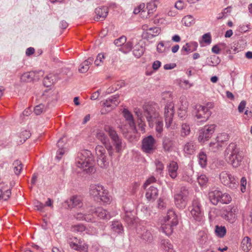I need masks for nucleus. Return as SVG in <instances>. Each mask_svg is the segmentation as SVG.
<instances>
[{
  "instance_id": "obj_50",
  "label": "nucleus",
  "mask_w": 252,
  "mask_h": 252,
  "mask_svg": "<svg viewBox=\"0 0 252 252\" xmlns=\"http://www.w3.org/2000/svg\"><path fill=\"white\" fill-rule=\"evenodd\" d=\"M46 110V107H45V105L42 103H40L34 107V112L36 115H39L43 111H45Z\"/></svg>"
},
{
  "instance_id": "obj_27",
  "label": "nucleus",
  "mask_w": 252,
  "mask_h": 252,
  "mask_svg": "<svg viewBox=\"0 0 252 252\" xmlns=\"http://www.w3.org/2000/svg\"><path fill=\"white\" fill-rule=\"evenodd\" d=\"M111 228L113 232L118 234H122L124 232L123 226L121 222L118 220H114L112 222Z\"/></svg>"
},
{
  "instance_id": "obj_61",
  "label": "nucleus",
  "mask_w": 252,
  "mask_h": 252,
  "mask_svg": "<svg viewBox=\"0 0 252 252\" xmlns=\"http://www.w3.org/2000/svg\"><path fill=\"white\" fill-rule=\"evenodd\" d=\"M66 143V139L64 137L60 138L57 143V145L59 148H64V146Z\"/></svg>"
},
{
  "instance_id": "obj_2",
  "label": "nucleus",
  "mask_w": 252,
  "mask_h": 252,
  "mask_svg": "<svg viewBox=\"0 0 252 252\" xmlns=\"http://www.w3.org/2000/svg\"><path fill=\"white\" fill-rule=\"evenodd\" d=\"M137 116L138 121H140L139 125H144L145 118L151 126L155 119L159 116L157 110V105L153 103H147L143 105V110L135 108L134 111Z\"/></svg>"
},
{
  "instance_id": "obj_15",
  "label": "nucleus",
  "mask_w": 252,
  "mask_h": 252,
  "mask_svg": "<svg viewBox=\"0 0 252 252\" xmlns=\"http://www.w3.org/2000/svg\"><path fill=\"white\" fill-rule=\"evenodd\" d=\"M160 32V29L158 27L150 28L145 30L142 34L144 39H149L158 35Z\"/></svg>"
},
{
  "instance_id": "obj_46",
  "label": "nucleus",
  "mask_w": 252,
  "mask_h": 252,
  "mask_svg": "<svg viewBox=\"0 0 252 252\" xmlns=\"http://www.w3.org/2000/svg\"><path fill=\"white\" fill-rule=\"evenodd\" d=\"M231 197L230 195L227 193H223L221 192V195L220 196V202L222 204H228L231 201Z\"/></svg>"
},
{
  "instance_id": "obj_41",
  "label": "nucleus",
  "mask_w": 252,
  "mask_h": 252,
  "mask_svg": "<svg viewBox=\"0 0 252 252\" xmlns=\"http://www.w3.org/2000/svg\"><path fill=\"white\" fill-rule=\"evenodd\" d=\"M229 185H227L226 187L232 189H236L239 186V181L237 178H236L231 175V178H229Z\"/></svg>"
},
{
  "instance_id": "obj_22",
  "label": "nucleus",
  "mask_w": 252,
  "mask_h": 252,
  "mask_svg": "<svg viewBox=\"0 0 252 252\" xmlns=\"http://www.w3.org/2000/svg\"><path fill=\"white\" fill-rule=\"evenodd\" d=\"M68 243L70 247L74 250H80L81 249L82 241L77 237L69 238L68 240Z\"/></svg>"
},
{
  "instance_id": "obj_55",
  "label": "nucleus",
  "mask_w": 252,
  "mask_h": 252,
  "mask_svg": "<svg viewBox=\"0 0 252 252\" xmlns=\"http://www.w3.org/2000/svg\"><path fill=\"white\" fill-rule=\"evenodd\" d=\"M190 132V128L189 126L186 124H183L182 126L181 133L182 136H187Z\"/></svg>"
},
{
  "instance_id": "obj_53",
  "label": "nucleus",
  "mask_w": 252,
  "mask_h": 252,
  "mask_svg": "<svg viewBox=\"0 0 252 252\" xmlns=\"http://www.w3.org/2000/svg\"><path fill=\"white\" fill-rule=\"evenodd\" d=\"M167 50L168 48L166 47L162 41L160 42L157 46V50L159 53L165 52Z\"/></svg>"
},
{
  "instance_id": "obj_7",
  "label": "nucleus",
  "mask_w": 252,
  "mask_h": 252,
  "mask_svg": "<svg viewBox=\"0 0 252 252\" xmlns=\"http://www.w3.org/2000/svg\"><path fill=\"white\" fill-rule=\"evenodd\" d=\"M191 217L198 222H201L203 219V212L202 205L198 198H194L191 206L189 207Z\"/></svg>"
},
{
  "instance_id": "obj_52",
  "label": "nucleus",
  "mask_w": 252,
  "mask_h": 252,
  "mask_svg": "<svg viewBox=\"0 0 252 252\" xmlns=\"http://www.w3.org/2000/svg\"><path fill=\"white\" fill-rule=\"evenodd\" d=\"M197 180L199 184L203 186L207 183L208 179L205 175L202 174L198 177Z\"/></svg>"
},
{
  "instance_id": "obj_26",
  "label": "nucleus",
  "mask_w": 252,
  "mask_h": 252,
  "mask_svg": "<svg viewBox=\"0 0 252 252\" xmlns=\"http://www.w3.org/2000/svg\"><path fill=\"white\" fill-rule=\"evenodd\" d=\"M68 205L70 208L81 207L82 206V202L80 197L77 196L71 197L68 202Z\"/></svg>"
},
{
  "instance_id": "obj_8",
  "label": "nucleus",
  "mask_w": 252,
  "mask_h": 252,
  "mask_svg": "<svg viewBox=\"0 0 252 252\" xmlns=\"http://www.w3.org/2000/svg\"><path fill=\"white\" fill-rule=\"evenodd\" d=\"M189 191L185 187L181 188L179 193L174 194V199L176 206L180 209H184L188 200Z\"/></svg>"
},
{
  "instance_id": "obj_30",
  "label": "nucleus",
  "mask_w": 252,
  "mask_h": 252,
  "mask_svg": "<svg viewBox=\"0 0 252 252\" xmlns=\"http://www.w3.org/2000/svg\"><path fill=\"white\" fill-rule=\"evenodd\" d=\"M145 48L139 44H136L133 50V55L137 58H139L144 54Z\"/></svg>"
},
{
  "instance_id": "obj_16",
  "label": "nucleus",
  "mask_w": 252,
  "mask_h": 252,
  "mask_svg": "<svg viewBox=\"0 0 252 252\" xmlns=\"http://www.w3.org/2000/svg\"><path fill=\"white\" fill-rule=\"evenodd\" d=\"M119 97L118 94L111 96L103 102L102 106L111 109L115 108L120 103Z\"/></svg>"
},
{
  "instance_id": "obj_28",
  "label": "nucleus",
  "mask_w": 252,
  "mask_h": 252,
  "mask_svg": "<svg viewBox=\"0 0 252 252\" xmlns=\"http://www.w3.org/2000/svg\"><path fill=\"white\" fill-rule=\"evenodd\" d=\"M158 195L157 188L151 186L146 193V197L148 200H155Z\"/></svg>"
},
{
  "instance_id": "obj_24",
  "label": "nucleus",
  "mask_w": 252,
  "mask_h": 252,
  "mask_svg": "<svg viewBox=\"0 0 252 252\" xmlns=\"http://www.w3.org/2000/svg\"><path fill=\"white\" fill-rule=\"evenodd\" d=\"M178 165L176 162L171 161L168 165V171L169 176L175 179L177 176V170Z\"/></svg>"
},
{
  "instance_id": "obj_47",
  "label": "nucleus",
  "mask_w": 252,
  "mask_h": 252,
  "mask_svg": "<svg viewBox=\"0 0 252 252\" xmlns=\"http://www.w3.org/2000/svg\"><path fill=\"white\" fill-rule=\"evenodd\" d=\"M163 124L161 121H158L156 123V131L157 132V136L161 137V133L163 131Z\"/></svg>"
},
{
  "instance_id": "obj_39",
  "label": "nucleus",
  "mask_w": 252,
  "mask_h": 252,
  "mask_svg": "<svg viewBox=\"0 0 252 252\" xmlns=\"http://www.w3.org/2000/svg\"><path fill=\"white\" fill-rule=\"evenodd\" d=\"M13 165L15 174L17 175H19L23 169V164L22 162L21 161L17 159L14 161Z\"/></svg>"
},
{
  "instance_id": "obj_20",
  "label": "nucleus",
  "mask_w": 252,
  "mask_h": 252,
  "mask_svg": "<svg viewBox=\"0 0 252 252\" xmlns=\"http://www.w3.org/2000/svg\"><path fill=\"white\" fill-rule=\"evenodd\" d=\"M123 114L127 122L129 127L132 129H135V123L134 122L133 116L130 111L126 109H124L123 111Z\"/></svg>"
},
{
  "instance_id": "obj_19",
  "label": "nucleus",
  "mask_w": 252,
  "mask_h": 252,
  "mask_svg": "<svg viewBox=\"0 0 252 252\" xmlns=\"http://www.w3.org/2000/svg\"><path fill=\"white\" fill-rule=\"evenodd\" d=\"M108 13V7L106 6L97 7L95 9V13L96 16L95 19L97 20H103L107 17Z\"/></svg>"
},
{
  "instance_id": "obj_44",
  "label": "nucleus",
  "mask_w": 252,
  "mask_h": 252,
  "mask_svg": "<svg viewBox=\"0 0 252 252\" xmlns=\"http://www.w3.org/2000/svg\"><path fill=\"white\" fill-rule=\"evenodd\" d=\"M182 22L186 26L189 27L194 23V19L190 15H187L183 18Z\"/></svg>"
},
{
  "instance_id": "obj_12",
  "label": "nucleus",
  "mask_w": 252,
  "mask_h": 252,
  "mask_svg": "<svg viewBox=\"0 0 252 252\" xmlns=\"http://www.w3.org/2000/svg\"><path fill=\"white\" fill-rule=\"evenodd\" d=\"M174 105L173 102L167 103L164 108V119L165 126L167 128L170 126L174 114Z\"/></svg>"
},
{
  "instance_id": "obj_63",
  "label": "nucleus",
  "mask_w": 252,
  "mask_h": 252,
  "mask_svg": "<svg viewBox=\"0 0 252 252\" xmlns=\"http://www.w3.org/2000/svg\"><path fill=\"white\" fill-rule=\"evenodd\" d=\"M156 181V179L154 177L152 176L148 179L143 185V187L146 189L147 186L151 183H154Z\"/></svg>"
},
{
  "instance_id": "obj_45",
  "label": "nucleus",
  "mask_w": 252,
  "mask_h": 252,
  "mask_svg": "<svg viewBox=\"0 0 252 252\" xmlns=\"http://www.w3.org/2000/svg\"><path fill=\"white\" fill-rule=\"evenodd\" d=\"M124 219L125 221L129 225H132L134 223V217L131 214L130 212H126L125 216Z\"/></svg>"
},
{
  "instance_id": "obj_25",
  "label": "nucleus",
  "mask_w": 252,
  "mask_h": 252,
  "mask_svg": "<svg viewBox=\"0 0 252 252\" xmlns=\"http://www.w3.org/2000/svg\"><path fill=\"white\" fill-rule=\"evenodd\" d=\"M94 60V57H89L87 60L82 63L79 66V71L80 73H86L89 69V66L92 63Z\"/></svg>"
},
{
  "instance_id": "obj_58",
  "label": "nucleus",
  "mask_w": 252,
  "mask_h": 252,
  "mask_svg": "<svg viewBox=\"0 0 252 252\" xmlns=\"http://www.w3.org/2000/svg\"><path fill=\"white\" fill-rule=\"evenodd\" d=\"M33 204L35 209L39 211H42L45 206L42 203L37 200L34 201Z\"/></svg>"
},
{
  "instance_id": "obj_17",
  "label": "nucleus",
  "mask_w": 252,
  "mask_h": 252,
  "mask_svg": "<svg viewBox=\"0 0 252 252\" xmlns=\"http://www.w3.org/2000/svg\"><path fill=\"white\" fill-rule=\"evenodd\" d=\"M221 191L217 189L209 192L208 196L210 202L214 205H217L220 202Z\"/></svg>"
},
{
  "instance_id": "obj_6",
  "label": "nucleus",
  "mask_w": 252,
  "mask_h": 252,
  "mask_svg": "<svg viewBox=\"0 0 252 252\" xmlns=\"http://www.w3.org/2000/svg\"><path fill=\"white\" fill-rule=\"evenodd\" d=\"M212 107L213 104L212 103H207L206 106L196 105L194 112L195 117L201 122H206L211 115L212 112L210 108Z\"/></svg>"
},
{
  "instance_id": "obj_4",
  "label": "nucleus",
  "mask_w": 252,
  "mask_h": 252,
  "mask_svg": "<svg viewBox=\"0 0 252 252\" xmlns=\"http://www.w3.org/2000/svg\"><path fill=\"white\" fill-rule=\"evenodd\" d=\"M224 156L226 161L235 168L240 165L243 159V156L235 143H231L227 146Z\"/></svg>"
},
{
  "instance_id": "obj_32",
  "label": "nucleus",
  "mask_w": 252,
  "mask_h": 252,
  "mask_svg": "<svg viewBox=\"0 0 252 252\" xmlns=\"http://www.w3.org/2000/svg\"><path fill=\"white\" fill-rule=\"evenodd\" d=\"M162 147L165 152H170L173 147L172 141L168 137H164L162 141Z\"/></svg>"
},
{
  "instance_id": "obj_56",
  "label": "nucleus",
  "mask_w": 252,
  "mask_h": 252,
  "mask_svg": "<svg viewBox=\"0 0 252 252\" xmlns=\"http://www.w3.org/2000/svg\"><path fill=\"white\" fill-rule=\"evenodd\" d=\"M182 51H184L187 52V54L189 53H191L193 51H195V49H192L190 44L189 43H187L185 45H184L182 48Z\"/></svg>"
},
{
  "instance_id": "obj_51",
  "label": "nucleus",
  "mask_w": 252,
  "mask_h": 252,
  "mask_svg": "<svg viewBox=\"0 0 252 252\" xmlns=\"http://www.w3.org/2000/svg\"><path fill=\"white\" fill-rule=\"evenodd\" d=\"M126 40V38L125 36H122L118 39H116L114 40V43L117 46H121L122 45H124Z\"/></svg>"
},
{
  "instance_id": "obj_40",
  "label": "nucleus",
  "mask_w": 252,
  "mask_h": 252,
  "mask_svg": "<svg viewBox=\"0 0 252 252\" xmlns=\"http://www.w3.org/2000/svg\"><path fill=\"white\" fill-rule=\"evenodd\" d=\"M22 79L26 82H31L36 79L35 78V72L31 71L24 73L22 76Z\"/></svg>"
},
{
  "instance_id": "obj_29",
  "label": "nucleus",
  "mask_w": 252,
  "mask_h": 252,
  "mask_svg": "<svg viewBox=\"0 0 252 252\" xmlns=\"http://www.w3.org/2000/svg\"><path fill=\"white\" fill-rule=\"evenodd\" d=\"M227 137V135L226 133L221 134L220 135L217 137V141L216 142H211L210 143V147L212 148V150L215 152L216 150L219 149L221 147V144L220 141H222L221 137Z\"/></svg>"
},
{
  "instance_id": "obj_38",
  "label": "nucleus",
  "mask_w": 252,
  "mask_h": 252,
  "mask_svg": "<svg viewBox=\"0 0 252 252\" xmlns=\"http://www.w3.org/2000/svg\"><path fill=\"white\" fill-rule=\"evenodd\" d=\"M195 146L193 142L187 143L185 146L184 150L186 153L189 155H192L195 151Z\"/></svg>"
},
{
  "instance_id": "obj_10",
  "label": "nucleus",
  "mask_w": 252,
  "mask_h": 252,
  "mask_svg": "<svg viewBox=\"0 0 252 252\" xmlns=\"http://www.w3.org/2000/svg\"><path fill=\"white\" fill-rule=\"evenodd\" d=\"M157 149L156 140L152 135L145 137L142 140L141 149L146 154H152Z\"/></svg>"
},
{
  "instance_id": "obj_59",
  "label": "nucleus",
  "mask_w": 252,
  "mask_h": 252,
  "mask_svg": "<svg viewBox=\"0 0 252 252\" xmlns=\"http://www.w3.org/2000/svg\"><path fill=\"white\" fill-rule=\"evenodd\" d=\"M104 58L103 54L99 53L97 55L95 60L94 61V64L96 66H98L100 65V63L102 62V59Z\"/></svg>"
},
{
  "instance_id": "obj_57",
  "label": "nucleus",
  "mask_w": 252,
  "mask_h": 252,
  "mask_svg": "<svg viewBox=\"0 0 252 252\" xmlns=\"http://www.w3.org/2000/svg\"><path fill=\"white\" fill-rule=\"evenodd\" d=\"M155 165L156 166L157 171L160 174L164 168L163 163L159 160L156 159L155 161Z\"/></svg>"
},
{
  "instance_id": "obj_35",
  "label": "nucleus",
  "mask_w": 252,
  "mask_h": 252,
  "mask_svg": "<svg viewBox=\"0 0 252 252\" xmlns=\"http://www.w3.org/2000/svg\"><path fill=\"white\" fill-rule=\"evenodd\" d=\"M215 232L216 235L220 238H223L226 235V229L224 226H219L218 225L215 226Z\"/></svg>"
},
{
  "instance_id": "obj_64",
  "label": "nucleus",
  "mask_w": 252,
  "mask_h": 252,
  "mask_svg": "<svg viewBox=\"0 0 252 252\" xmlns=\"http://www.w3.org/2000/svg\"><path fill=\"white\" fill-rule=\"evenodd\" d=\"M65 150L64 148H59L57 152L56 158L58 160H60L62 158V156L64 154Z\"/></svg>"
},
{
  "instance_id": "obj_14",
  "label": "nucleus",
  "mask_w": 252,
  "mask_h": 252,
  "mask_svg": "<svg viewBox=\"0 0 252 252\" xmlns=\"http://www.w3.org/2000/svg\"><path fill=\"white\" fill-rule=\"evenodd\" d=\"M92 213L100 219L108 220L111 218L110 213L102 207L94 208Z\"/></svg>"
},
{
  "instance_id": "obj_31",
  "label": "nucleus",
  "mask_w": 252,
  "mask_h": 252,
  "mask_svg": "<svg viewBox=\"0 0 252 252\" xmlns=\"http://www.w3.org/2000/svg\"><path fill=\"white\" fill-rule=\"evenodd\" d=\"M229 178H231V174L227 171H222L220 174V180L225 186L229 185Z\"/></svg>"
},
{
  "instance_id": "obj_48",
  "label": "nucleus",
  "mask_w": 252,
  "mask_h": 252,
  "mask_svg": "<svg viewBox=\"0 0 252 252\" xmlns=\"http://www.w3.org/2000/svg\"><path fill=\"white\" fill-rule=\"evenodd\" d=\"M76 218L79 220H85L86 221H92L93 219L90 215H85L82 213H78L76 214Z\"/></svg>"
},
{
  "instance_id": "obj_21",
  "label": "nucleus",
  "mask_w": 252,
  "mask_h": 252,
  "mask_svg": "<svg viewBox=\"0 0 252 252\" xmlns=\"http://www.w3.org/2000/svg\"><path fill=\"white\" fill-rule=\"evenodd\" d=\"M58 79L59 78L57 74L50 73L44 78L43 83L44 86L49 87L57 82Z\"/></svg>"
},
{
  "instance_id": "obj_3",
  "label": "nucleus",
  "mask_w": 252,
  "mask_h": 252,
  "mask_svg": "<svg viewBox=\"0 0 252 252\" xmlns=\"http://www.w3.org/2000/svg\"><path fill=\"white\" fill-rule=\"evenodd\" d=\"M93 162V157L91 151L84 150L78 154L76 160V166L79 168H83L87 173H91L94 172Z\"/></svg>"
},
{
  "instance_id": "obj_5",
  "label": "nucleus",
  "mask_w": 252,
  "mask_h": 252,
  "mask_svg": "<svg viewBox=\"0 0 252 252\" xmlns=\"http://www.w3.org/2000/svg\"><path fill=\"white\" fill-rule=\"evenodd\" d=\"M90 194L97 201H102L104 203L110 202V197L108 191L104 187L99 184L91 185L90 187Z\"/></svg>"
},
{
  "instance_id": "obj_23",
  "label": "nucleus",
  "mask_w": 252,
  "mask_h": 252,
  "mask_svg": "<svg viewBox=\"0 0 252 252\" xmlns=\"http://www.w3.org/2000/svg\"><path fill=\"white\" fill-rule=\"evenodd\" d=\"M236 210L235 207L230 208L225 214L224 219L231 223H234L236 220Z\"/></svg>"
},
{
  "instance_id": "obj_9",
  "label": "nucleus",
  "mask_w": 252,
  "mask_h": 252,
  "mask_svg": "<svg viewBox=\"0 0 252 252\" xmlns=\"http://www.w3.org/2000/svg\"><path fill=\"white\" fill-rule=\"evenodd\" d=\"M216 126L214 124L205 126L198 132V140L200 143H204L209 140L214 134Z\"/></svg>"
},
{
  "instance_id": "obj_34",
  "label": "nucleus",
  "mask_w": 252,
  "mask_h": 252,
  "mask_svg": "<svg viewBox=\"0 0 252 252\" xmlns=\"http://www.w3.org/2000/svg\"><path fill=\"white\" fill-rule=\"evenodd\" d=\"M198 162L199 165L202 167L204 168L207 165V155L204 152H200L198 156Z\"/></svg>"
},
{
  "instance_id": "obj_54",
  "label": "nucleus",
  "mask_w": 252,
  "mask_h": 252,
  "mask_svg": "<svg viewBox=\"0 0 252 252\" xmlns=\"http://www.w3.org/2000/svg\"><path fill=\"white\" fill-rule=\"evenodd\" d=\"M85 226L82 224H76L72 227V230L77 232H82L85 230Z\"/></svg>"
},
{
  "instance_id": "obj_43",
  "label": "nucleus",
  "mask_w": 252,
  "mask_h": 252,
  "mask_svg": "<svg viewBox=\"0 0 252 252\" xmlns=\"http://www.w3.org/2000/svg\"><path fill=\"white\" fill-rule=\"evenodd\" d=\"M161 244L163 249L168 252L173 250V245L168 239H163L161 241Z\"/></svg>"
},
{
  "instance_id": "obj_13",
  "label": "nucleus",
  "mask_w": 252,
  "mask_h": 252,
  "mask_svg": "<svg viewBox=\"0 0 252 252\" xmlns=\"http://www.w3.org/2000/svg\"><path fill=\"white\" fill-rule=\"evenodd\" d=\"M11 194V189L8 188L7 185L3 182L0 183V200H7L10 198Z\"/></svg>"
},
{
  "instance_id": "obj_42",
  "label": "nucleus",
  "mask_w": 252,
  "mask_h": 252,
  "mask_svg": "<svg viewBox=\"0 0 252 252\" xmlns=\"http://www.w3.org/2000/svg\"><path fill=\"white\" fill-rule=\"evenodd\" d=\"M141 239L144 241L151 243L152 242L153 237L151 232L148 230H145L141 236Z\"/></svg>"
},
{
  "instance_id": "obj_33",
  "label": "nucleus",
  "mask_w": 252,
  "mask_h": 252,
  "mask_svg": "<svg viewBox=\"0 0 252 252\" xmlns=\"http://www.w3.org/2000/svg\"><path fill=\"white\" fill-rule=\"evenodd\" d=\"M241 244L242 249L244 251L248 252L250 251L252 248L251 239L248 236L243 239Z\"/></svg>"
},
{
  "instance_id": "obj_18",
  "label": "nucleus",
  "mask_w": 252,
  "mask_h": 252,
  "mask_svg": "<svg viewBox=\"0 0 252 252\" xmlns=\"http://www.w3.org/2000/svg\"><path fill=\"white\" fill-rule=\"evenodd\" d=\"M165 222L176 226L178 224V217L174 210L170 209L167 211Z\"/></svg>"
},
{
  "instance_id": "obj_37",
  "label": "nucleus",
  "mask_w": 252,
  "mask_h": 252,
  "mask_svg": "<svg viewBox=\"0 0 252 252\" xmlns=\"http://www.w3.org/2000/svg\"><path fill=\"white\" fill-rule=\"evenodd\" d=\"M146 9L147 10V15L145 16V18L150 17L151 15L156 11L157 5L153 1L147 3Z\"/></svg>"
},
{
  "instance_id": "obj_49",
  "label": "nucleus",
  "mask_w": 252,
  "mask_h": 252,
  "mask_svg": "<svg viewBox=\"0 0 252 252\" xmlns=\"http://www.w3.org/2000/svg\"><path fill=\"white\" fill-rule=\"evenodd\" d=\"M31 134L30 132L28 130H24L20 133V142L23 143L26 141L27 139L30 137Z\"/></svg>"
},
{
  "instance_id": "obj_62",
  "label": "nucleus",
  "mask_w": 252,
  "mask_h": 252,
  "mask_svg": "<svg viewBox=\"0 0 252 252\" xmlns=\"http://www.w3.org/2000/svg\"><path fill=\"white\" fill-rule=\"evenodd\" d=\"M132 46H133V45H132V43L131 42H130V41L127 42L124 46V47H123V49L124 50H125V52L127 53V52H129L131 50Z\"/></svg>"
},
{
  "instance_id": "obj_1",
  "label": "nucleus",
  "mask_w": 252,
  "mask_h": 252,
  "mask_svg": "<svg viewBox=\"0 0 252 252\" xmlns=\"http://www.w3.org/2000/svg\"><path fill=\"white\" fill-rule=\"evenodd\" d=\"M104 130L111 138L113 146L110 143L107 135L102 131H97L96 137L104 145L109 157L112 158L114 155V150L117 153H122L123 147L122 139L119 136L115 129L112 126H104Z\"/></svg>"
},
{
  "instance_id": "obj_60",
  "label": "nucleus",
  "mask_w": 252,
  "mask_h": 252,
  "mask_svg": "<svg viewBox=\"0 0 252 252\" xmlns=\"http://www.w3.org/2000/svg\"><path fill=\"white\" fill-rule=\"evenodd\" d=\"M203 41L207 44H210L211 42V36L209 33H206L202 36Z\"/></svg>"
},
{
  "instance_id": "obj_36",
  "label": "nucleus",
  "mask_w": 252,
  "mask_h": 252,
  "mask_svg": "<svg viewBox=\"0 0 252 252\" xmlns=\"http://www.w3.org/2000/svg\"><path fill=\"white\" fill-rule=\"evenodd\" d=\"M176 226V225H173L172 224L165 222V224H163L161 225V229L162 231L167 235H171L173 230L174 227Z\"/></svg>"
},
{
  "instance_id": "obj_11",
  "label": "nucleus",
  "mask_w": 252,
  "mask_h": 252,
  "mask_svg": "<svg viewBox=\"0 0 252 252\" xmlns=\"http://www.w3.org/2000/svg\"><path fill=\"white\" fill-rule=\"evenodd\" d=\"M95 152L97 156V164L101 168L106 167L109 162L105 155V150L101 146L98 145L96 147Z\"/></svg>"
}]
</instances>
